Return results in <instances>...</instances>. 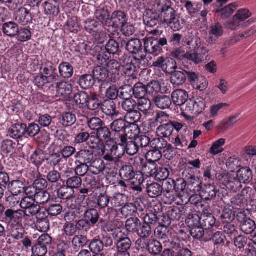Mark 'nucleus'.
Masks as SVG:
<instances>
[{"instance_id":"50","label":"nucleus","mask_w":256,"mask_h":256,"mask_svg":"<svg viewBox=\"0 0 256 256\" xmlns=\"http://www.w3.org/2000/svg\"><path fill=\"white\" fill-rule=\"evenodd\" d=\"M146 192L150 197L156 198L162 195L164 188L160 184L154 182L146 184Z\"/></svg>"},{"instance_id":"3","label":"nucleus","mask_w":256,"mask_h":256,"mask_svg":"<svg viewBox=\"0 0 256 256\" xmlns=\"http://www.w3.org/2000/svg\"><path fill=\"white\" fill-rule=\"evenodd\" d=\"M110 126L112 130L114 132L116 140L121 142L122 144L126 142L128 134H134V130L131 128L130 124H129L128 120L124 118L114 120Z\"/></svg>"},{"instance_id":"15","label":"nucleus","mask_w":256,"mask_h":256,"mask_svg":"<svg viewBox=\"0 0 256 256\" xmlns=\"http://www.w3.org/2000/svg\"><path fill=\"white\" fill-rule=\"evenodd\" d=\"M96 205L101 210H104L105 214L108 216V218H115L118 214L116 209L108 206L110 204V196L106 194H100L96 198Z\"/></svg>"},{"instance_id":"54","label":"nucleus","mask_w":256,"mask_h":256,"mask_svg":"<svg viewBox=\"0 0 256 256\" xmlns=\"http://www.w3.org/2000/svg\"><path fill=\"white\" fill-rule=\"evenodd\" d=\"M25 188L24 183L19 180H13L10 182L8 186V192L10 194L20 195L24 193Z\"/></svg>"},{"instance_id":"26","label":"nucleus","mask_w":256,"mask_h":256,"mask_svg":"<svg viewBox=\"0 0 256 256\" xmlns=\"http://www.w3.org/2000/svg\"><path fill=\"white\" fill-rule=\"evenodd\" d=\"M83 214L84 218L88 220L94 227L97 224H98V226L99 224H102L101 226H102V224L105 225L106 224V221L100 218L99 212L96 208H88Z\"/></svg>"},{"instance_id":"16","label":"nucleus","mask_w":256,"mask_h":256,"mask_svg":"<svg viewBox=\"0 0 256 256\" xmlns=\"http://www.w3.org/2000/svg\"><path fill=\"white\" fill-rule=\"evenodd\" d=\"M242 188V184L236 176L233 174H226L225 170V196H232Z\"/></svg>"},{"instance_id":"36","label":"nucleus","mask_w":256,"mask_h":256,"mask_svg":"<svg viewBox=\"0 0 256 256\" xmlns=\"http://www.w3.org/2000/svg\"><path fill=\"white\" fill-rule=\"evenodd\" d=\"M92 75L95 80L100 82L106 83L112 82L110 76L108 72L107 69L104 66H97L92 70Z\"/></svg>"},{"instance_id":"62","label":"nucleus","mask_w":256,"mask_h":256,"mask_svg":"<svg viewBox=\"0 0 256 256\" xmlns=\"http://www.w3.org/2000/svg\"><path fill=\"white\" fill-rule=\"evenodd\" d=\"M56 88L58 96H70L72 91V84L66 82L57 83Z\"/></svg>"},{"instance_id":"43","label":"nucleus","mask_w":256,"mask_h":256,"mask_svg":"<svg viewBox=\"0 0 256 256\" xmlns=\"http://www.w3.org/2000/svg\"><path fill=\"white\" fill-rule=\"evenodd\" d=\"M223 26L220 22H215L212 24L210 26V30L209 32L210 43L215 42L218 37L223 34Z\"/></svg>"},{"instance_id":"13","label":"nucleus","mask_w":256,"mask_h":256,"mask_svg":"<svg viewBox=\"0 0 256 256\" xmlns=\"http://www.w3.org/2000/svg\"><path fill=\"white\" fill-rule=\"evenodd\" d=\"M116 144L113 143L110 140L106 142V145L100 150V156H103V160L111 162L114 160V157L121 158L124 154V152H120V150Z\"/></svg>"},{"instance_id":"18","label":"nucleus","mask_w":256,"mask_h":256,"mask_svg":"<svg viewBox=\"0 0 256 256\" xmlns=\"http://www.w3.org/2000/svg\"><path fill=\"white\" fill-rule=\"evenodd\" d=\"M184 75L190 84L194 89L202 92L206 90L208 83L205 78H202L200 80L198 78V74L191 70H184Z\"/></svg>"},{"instance_id":"2","label":"nucleus","mask_w":256,"mask_h":256,"mask_svg":"<svg viewBox=\"0 0 256 256\" xmlns=\"http://www.w3.org/2000/svg\"><path fill=\"white\" fill-rule=\"evenodd\" d=\"M144 52L156 56L163 52V48H168V40L164 36L144 39Z\"/></svg>"},{"instance_id":"46","label":"nucleus","mask_w":256,"mask_h":256,"mask_svg":"<svg viewBox=\"0 0 256 256\" xmlns=\"http://www.w3.org/2000/svg\"><path fill=\"white\" fill-rule=\"evenodd\" d=\"M89 171L94 174H98L105 170V164L103 160L95 157L88 164Z\"/></svg>"},{"instance_id":"52","label":"nucleus","mask_w":256,"mask_h":256,"mask_svg":"<svg viewBox=\"0 0 256 256\" xmlns=\"http://www.w3.org/2000/svg\"><path fill=\"white\" fill-rule=\"evenodd\" d=\"M72 248L75 252H78L80 248L88 245L89 240L86 236L84 235L75 236L70 241Z\"/></svg>"},{"instance_id":"8","label":"nucleus","mask_w":256,"mask_h":256,"mask_svg":"<svg viewBox=\"0 0 256 256\" xmlns=\"http://www.w3.org/2000/svg\"><path fill=\"white\" fill-rule=\"evenodd\" d=\"M52 242V237L47 234H42L32 246V254L34 256H44Z\"/></svg>"},{"instance_id":"41","label":"nucleus","mask_w":256,"mask_h":256,"mask_svg":"<svg viewBox=\"0 0 256 256\" xmlns=\"http://www.w3.org/2000/svg\"><path fill=\"white\" fill-rule=\"evenodd\" d=\"M44 14L48 16H57L60 13L59 5L56 0H48L42 4Z\"/></svg>"},{"instance_id":"30","label":"nucleus","mask_w":256,"mask_h":256,"mask_svg":"<svg viewBox=\"0 0 256 256\" xmlns=\"http://www.w3.org/2000/svg\"><path fill=\"white\" fill-rule=\"evenodd\" d=\"M40 74L44 76L49 82L53 83L58 81L60 76L56 72V68L52 62H48L46 66L40 68Z\"/></svg>"},{"instance_id":"17","label":"nucleus","mask_w":256,"mask_h":256,"mask_svg":"<svg viewBox=\"0 0 256 256\" xmlns=\"http://www.w3.org/2000/svg\"><path fill=\"white\" fill-rule=\"evenodd\" d=\"M236 220L240 224V230L246 234H252L256 228L255 222L248 218L244 210L237 212Z\"/></svg>"},{"instance_id":"60","label":"nucleus","mask_w":256,"mask_h":256,"mask_svg":"<svg viewBox=\"0 0 256 256\" xmlns=\"http://www.w3.org/2000/svg\"><path fill=\"white\" fill-rule=\"evenodd\" d=\"M88 247L90 252L94 254L102 253L104 248V244L102 240L98 238H94L90 240Z\"/></svg>"},{"instance_id":"4","label":"nucleus","mask_w":256,"mask_h":256,"mask_svg":"<svg viewBox=\"0 0 256 256\" xmlns=\"http://www.w3.org/2000/svg\"><path fill=\"white\" fill-rule=\"evenodd\" d=\"M200 194L203 197V199L206 200H210L214 197H216L218 200V205L220 208V211L222 212V214L220 216L222 219V221L224 222L223 219L224 218V207L223 204H224V201L223 198H224V194L223 191L218 192L216 191V188L214 186L211 184H202V189L200 190Z\"/></svg>"},{"instance_id":"35","label":"nucleus","mask_w":256,"mask_h":256,"mask_svg":"<svg viewBox=\"0 0 256 256\" xmlns=\"http://www.w3.org/2000/svg\"><path fill=\"white\" fill-rule=\"evenodd\" d=\"M74 157L76 159L75 162L76 164H78V162H80L88 165L95 158L94 151L92 150L86 148L80 150L76 154Z\"/></svg>"},{"instance_id":"1","label":"nucleus","mask_w":256,"mask_h":256,"mask_svg":"<svg viewBox=\"0 0 256 256\" xmlns=\"http://www.w3.org/2000/svg\"><path fill=\"white\" fill-rule=\"evenodd\" d=\"M234 224L225 226V252H231L234 254L235 248H243L248 243V238L244 236H238Z\"/></svg>"},{"instance_id":"14","label":"nucleus","mask_w":256,"mask_h":256,"mask_svg":"<svg viewBox=\"0 0 256 256\" xmlns=\"http://www.w3.org/2000/svg\"><path fill=\"white\" fill-rule=\"evenodd\" d=\"M140 220L136 217H131L126 222V228L128 234H136L140 238H148L145 230Z\"/></svg>"},{"instance_id":"55","label":"nucleus","mask_w":256,"mask_h":256,"mask_svg":"<svg viewBox=\"0 0 256 256\" xmlns=\"http://www.w3.org/2000/svg\"><path fill=\"white\" fill-rule=\"evenodd\" d=\"M202 199L203 197L201 194H194L190 197L188 202L190 204L197 207L199 210H201L204 212L208 210L209 206L204 201L202 200Z\"/></svg>"},{"instance_id":"51","label":"nucleus","mask_w":256,"mask_h":256,"mask_svg":"<svg viewBox=\"0 0 256 256\" xmlns=\"http://www.w3.org/2000/svg\"><path fill=\"white\" fill-rule=\"evenodd\" d=\"M96 135L104 142V145H106V142L110 140L113 143L117 142L115 137L111 138V131L104 124L96 132Z\"/></svg>"},{"instance_id":"48","label":"nucleus","mask_w":256,"mask_h":256,"mask_svg":"<svg viewBox=\"0 0 256 256\" xmlns=\"http://www.w3.org/2000/svg\"><path fill=\"white\" fill-rule=\"evenodd\" d=\"M2 30L4 35L10 37H16L18 33V26L14 22H5L2 25Z\"/></svg>"},{"instance_id":"34","label":"nucleus","mask_w":256,"mask_h":256,"mask_svg":"<svg viewBox=\"0 0 256 256\" xmlns=\"http://www.w3.org/2000/svg\"><path fill=\"white\" fill-rule=\"evenodd\" d=\"M141 116L140 112L134 110L128 112L125 116L124 118L128 120L129 124H130V126L134 130V136L140 133V129L136 123L140 120Z\"/></svg>"},{"instance_id":"58","label":"nucleus","mask_w":256,"mask_h":256,"mask_svg":"<svg viewBox=\"0 0 256 256\" xmlns=\"http://www.w3.org/2000/svg\"><path fill=\"white\" fill-rule=\"evenodd\" d=\"M56 193L58 198L60 200H70L73 197L74 191H72L68 186H66L64 182L63 185L60 186V188L56 189L55 191Z\"/></svg>"},{"instance_id":"7","label":"nucleus","mask_w":256,"mask_h":256,"mask_svg":"<svg viewBox=\"0 0 256 256\" xmlns=\"http://www.w3.org/2000/svg\"><path fill=\"white\" fill-rule=\"evenodd\" d=\"M172 2L169 1L162 2L158 6V10L160 12L161 22L165 26L172 22L174 19L179 16L172 6Z\"/></svg>"},{"instance_id":"22","label":"nucleus","mask_w":256,"mask_h":256,"mask_svg":"<svg viewBox=\"0 0 256 256\" xmlns=\"http://www.w3.org/2000/svg\"><path fill=\"white\" fill-rule=\"evenodd\" d=\"M189 97H154L156 105L160 109L168 108L172 104V100L176 106L184 104Z\"/></svg>"},{"instance_id":"61","label":"nucleus","mask_w":256,"mask_h":256,"mask_svg":"<svg viewBox=\"0 0 256 256\" xmlns=\"http://www.w3.org/2000/svg\"><path fill=\"white\" fill-rule=\"evenodd\" d=\"M96 80L92 74H84L80 76L78 84L84 90L91 88L94 84Z\"/></svg>"},{"instance_id":"64","label":"nucleus","mask_w":256,"mask_h":256,"mask_svg":"<svg viewBox=\"0 0 256 256\" xmlns=\"http://www.w3.org/2000/svg\"><path fill=\"white\" fill-rule=\"evenodd\" d=\"M75 114L70 112H65L60 118V122L64 127H68L73 125L76 122Z\"/></svg>"},{"instance_id":"27","label":"nucleus","mask_w":256,"mask_h":256,"mask_svg":"<svg viewBox=\"0 0 256 256\" xmlns=\"http://www.w3.org/2000/svg\"><path fill=\"white\" fill-rule=\"evenodd\" d=\"M14 18L20 24L26 26L30 23L32 20V14L27 8L22 7L14 12Z\"/></svg>"},{"instance_id":"12","label":"nucleus","mask_w":256,"mask_h":256,"mask_svg":"<svg viewBox=\"0 0 256 256\" xmlns=\"http://www.w3.org/2000/svg\"><path fill=\"white\" fill-rule=\"evenodd\" d=\"M133 164L140 167L142 170L140 174H145L147 177H154L156 170L158 164L152 161H148L141 157H136L134 160Z\"/></svg>"},{"instance_id":"20","label":"nucleus","mask_w":256,"mask_h":256,"mask_svg":"<svg viewBox=\"0 0 256 256\" xmlns=\"http://www.w3.org/2000/svg\"><path fill=\"white\" fill-rule=\"evenodd\" d=\"M184 176L186 181L187 192L196 193L202 190V183L199 177L186 170L182 173V176Z\"/></svg>"},{"instance_id":"37","label":"nucleus","mask_w":256,"mask_h":256,"mask_svg":"<svg viewBox=\"0 0 256 256\" xmlns=\"http://www.w3.org/2000/svg\"><path fill=\"white\" fill-rule=\"evenodd\" d=\"M117 98H108L102 102L100 109L102 112L106 116H116L118 114V112L116 110V104L114 102Z\"/></svg>"},{"instance_id":"38","label":"nucleus","mask_w":256,"mask_h":256,"mask_svg":"<svg viewBox=\"0 0 256 256\" xmlns=\"http://www.w3.org/2000/svg\"><path fill=\"white\" fill-rule=\"evenodd\" d=\"M116 143L118 146L120 148V152H123L124 150V154L126 152L128 154L133 156L137 154L140 150L134 138V140L128 141V138H126V140L124 144L118 140Z\"/></svg>"},{"instance_id":"9","label":"nucleus","mask_w":256,"mask_h":256,"mask_svg":"<svg viewBox=\"0 0 256 256\" xmlns=\"http://www.w3.org/2000/svg\"><path fill=\"white\" fill-rule=\"evenodd\" d=\"M69 98H74L72 104L80 108H87L91 110H95L100 108L102 102L97 97H86L82 100L80 97H68Z\"/></svg>"},{"instance_id":"31","label":"nucleus","mask_w":256,"mask_h":256,"mask_svg":"<svg viewBox=\"0 0 256 256\" xmlns=\"http://www.w3.org/2000/svg\"><path fill=\"white\" fill-rule=\"evenodd\" d=\"M124 44H126V50L132 54H140L144 51L142 42L138 38H132L128 41L123 40L122 42V45Z\"/></svg>"},{"instance_id":"59","label":"nucleus","mask_w":256,"mask_h":256,"mask_svg":"<svg viewBox=\"0 0 256 256\" xmlns=\"http://www.w3.org/2000/svg\"><path fill=\"white\" fill-rule=\"evenodd\" d=\"M216 218L211 214H204L200 218V226L205 230H210L214 226L216 227Z\"/></svg>"},{"instance_id":"19","label":"nucleus","mask_w":256,"mask_h":256,"mask_svg":"<svg viewBox=\"0 0 256 256\" xmlns=\"http://www.w3.org/2000/svg\"><path fill=\"white\" fill-rule=\"evenodd\" d=\"M140 218L142 220L143 230H145L146 233L148 238L152 234V228L158 224L160 218L157 214L152 212L146 214H142Z\"/></svg>"},{"instance_id":"45","label":"nucleus","mask_w":256,"mask_h":256,"mask_svg":"<svg viewBox=\"0 0 256 256\" xmlns=\"http://www.w3.org/2000/svg\"><path fill=\"white\" fill-rule=\"evenodd\" d=\"M246 202L240 194H233L232 196L227 197L225 196V204H227L233 209H238V207L244 206Z\"/></svg>"},{"instance_id":"5","label":"nucleus","mask_w":256,"mask_h":256,"mask_svg":"<svg viewBox=\"0 0 256 256\" xmlns=\"http://www.w3.org/2000/svg\"><path fill=\"white\" fill-rule=\"evenodd\" d=\"M116 244L117 252L114 256H130L128 250L132 246V240L126 236H123L120 232L119 233L114 230L112 234Z\"/></svg>"},{"instance_id":"32","label":"nucleus","mask_w":256,"mask_h":256,"mask_svg":"<svg viewBox=\"0 0 256 256\" xmlns=\"http://www.w3.org/2000/svg\"><path fill=\"white\" fill-rule=\"evenodd\" d=\"M82 24L84 30L90 36L100 30L105 28L102 24L94 18H86Z\"/></svg>"},{"instance_id":"11","label":"nucleus","mask_w":256,"mask_h":256,"mask_svg":"<svg viewBox=\"0 0 256 256\" xmlns=\"http://www.w3.org/2000/svg\"><path fill=\"white\" fill-rule=\"evenodd\" d=\"M208 51L204 46H202L196 50H188L184 55V58L190 63L199 64L208 60Z\"/></svg>"},{"instance_id":"56","label":"nucleus","mask_w":256,"mask_h":256,"mask_svg":"<svg viewBox=\"0 0 256 256\" xmlns=\"http://www.w3.org/2000/svg\"><path fill=\"white\" fill-rule=\"evenodd\" d=\"M228 172L226 174L236 173L238 168L241 166L242 162L240 158L236 156L230 157L225 164Z\"/></svg>"},{"instance_id":"21","label":"nucleus","mask_w":256,"mask_h":256,"mask_svg":"<svg viewBox=\"0 0 256 256\" xmlns=\"http://www.w3.org/2000/svg\"><path fill=\"white\" fill-rule=\"evenodd\" d=\"M153 66L158 68H161L166 74H170L178 68L177 63L172 58H164L160 56L154 62Z\"/></svg>"},{"instance_id":"6","label":"nucleus","mask_w":256,"mask_h":256,"mask_svg":"<svg viewBox=\"0 0 256 256\" xmlns=\"http://www.w3.org/2000/svg\"><path fill=\"white\" fill-rule=\"evenodd\" d=\"M129 16L128 14L121 10H116L110 14V21L108 31H112L109 36L114 35V33L118 32L120 28L125 24H128Z\"/></svg>"},{"instance_id":"29","label":"nucleus","mask_w":256,"mask_h":256,"mask_svg":"<svg viewBox=\"0 0 256 256\" xmlns=\"http://www.w3.org/2000/svg\"><path fill=\"white\" fill-rule=\"evenodd\" d=\"M57 199L56 198H52L51 200L44 206L48 215L50 217L56 216L60 214L62 212L63 207L58 201H56Z\"/></svg>"},{"instance_id":"49","label":"nucleus","mask_w":256,"mask_h":256,"mask_svg":"<svg viewBox=\"0 0 256 256\" xmlns=\"http://www.w3.org/2000/svg\"><path fill=\"white\" fill-rule=\"evenodd\" d=\"M60 78H71L74 74V68L69 62H62L58 67Z\"/></svg>"},{"instance_id":"23","label":"nucleus","mask_w":256,"mask_h":256,"mask_svg":"<svg viewBox=\"0 0 256 256\" xmlns=\"http://www.w3.org/2000/svg\"><path fill=\"white\" fill-rule=\"evenodd\" d=\"M110 14L108 6L100 4L96 7L93 18L108 30Z\"/></svg>"},{"instance_id":"44","label":"nucleus","mask_w":256,"mask_h":256,"mask_svg":"<svg viewBox=\"0 0 256 256\" xmlns=\"http://www.w3.org/2000/svg\"><path fill=\"white\" fill-rule=\"evenodd\" d=\"M166 214L172 221L178 220L186 213L184 206H170L166 209Z\"/></svg>"},{"instance_id":"57","label":"nucleus","mask_w":256,"mask_h":256,"mask_svg":"<svg viewBox=\"0 0 256 256\" xmlns=\"http://www.w3.org/2000/svg\"><path fill=\"white\" fill-rule=\"evenodd\" d=\"M122 75H124L126 78H128V80L129 81L132 79L136 78L138 74V68L135 66L134 64L132 62L128 63L122 68Z\"/></svg>"},{"instance_id":"10","label":"nucleus","mask_w":256,"mask_h":256,"mask_svg":"<svg viewBox=\"0 0 256 256\" xmlns=\"http://www.w3.org/2000/svg\"><path fill=\"white\" fill-rule=\"evenodd\" d=\"M24 212L20 209L6 208L3 214V221L11 226L22 225Z\"/></svg>"},{"instance_id":"42","label":"nucleus","mask_w":256,"mask_h":256,"mask_svg":"<svg viewBox=\"0 0 256 256\" xmlns=\"http://www.w3.org/2000/svg\"><path fill=\"white\" fill-rule=\"evenodd\" d=\"M138 171L134 170L131 165H124L120 170V176L122 179L128 181L134 179L136 176H140L138 174Z\"/></svg>"},{"instance_id":"47","label":"nucleus","mask_w":256,"mask_h":256,"mask_svg":"<svg viewBox=\"0 0 256 256\" xmlns=\"http://www.w3.org/2000/svg\"><path fill=\"white\" fill-rule=\"evenodd\" d=\"M46 155L44 151L38 148H36L30 155L28 162L34 164L37 168H39L45 160Z\"/></svg>"},{"instance_id":"39","label":"nucleus","mask_w":256,"mask_h":256,"mask_svg":"<svg viewBox=\"0 0 256 256\" xmlns=\"http://www.w3.org/2000/svg\"><path fill=\"white\" fill-rule=\"evenodd\" d=\"M236 176V178L242 184H248L251 182L253 178V174L248 167H242L240 168L236 173H233Z\"/></svg>"},{"instance_id":"33","label":"nucleus","mask_w":256,"mask_h":256,"mask_svg":"<svg viewBox=\"0 0 256 256\" xmlns=\"http://www.w3.org/2000/svg\"><path fill=\"white\" fill-rule=\"evenodd\" d=\"M104 66L110 76L111 82L114 83L116 82L120 78L119 72L120 64L118 60L111 59Z\"/></svg>"},{"instance_id":"28","label":"nucleus","mask_w":256,"mask_h":256,"mask_svg":"<svg viewBox=\"0 0 256 256\" xmlns=\"http://www.w3.org/2000/svg\"><path fill=\"white\" fill-rule=\"evenodd\" d=\"M143 20L147 26L153 28L161 22L160 13L158 14L156 10L147 9L144 14Z\"/></svg>"},{"instance_id":"24","label":"nucleus","mask_w":256,"mask_h":256,"mask_svg":"<svg viewBox=\"0 0 256 256\" xmlns=\"http://www.w3.org/2000/svg\"><path fill=\"white\" fill-rule=\"evenodd\" d=\"M20 206V210L24 212V215L28 213V214L36 216L41 210L40 206L36 203L34 199L28 197L22 198Z\"/></svg>"},{"instance_id":"25","label":"nucleus","mask_w":256,"mask_h":256,"mask_svg":"<svg viewBox=\"0 0 256 256\" xmlns=\"http://www.w3.org/2000/svg\"><path fill=\"white\" fill-rule=\"evenodd\" d=\"M64 178H66L64 184L72 191L74 189L80 188L82 184V179L80 176L74 174L72 169L65 172Z\"/></svg>"},{"instance_id":"63","label":"nucleus","mask_w":256,"mask_h":256,"mask_svg":"<svg viewBox=\"0 0 256 256\" xmlns=\"http://www.w3.org/2000/svg\"><path fill=\"white\" fill-rule=\"evenodd\" d=\"M128 197L124 194L116 192L110 197V204L112 207L123 206L126 202Z\"/></svg>"},{"instance_id":"53","label":"nucleus","mask_w":256,"mask_h":256,"mask_svg":"<svg viewBox=\"0 0 256 256\" xmlns=\"http://www.w3.org/2000/svg\"><path fill=\"white\" fill-rule=\"evenodd\" d=\"M219 230H220L215 232L210 239V240H212L214 246H216L214 252L215 256L218 255V252H218V248L220 246H222L224 245V231L222 230V228Z\"/></svg>"},{"instance_id":"40","label":"nucleus","mask_w":256,"mask_h":256,"mask_svg":"<svg viewBox=\"0 0 256 256\" xmlns=\"http://www.w3.org/2000/svg\"><path fill=\"white\" fill-rule=\"evenodd\" d=\"M26 125L22 123L16 124L12 126L8 130L10 136L14 139H20L26 135Z\"/></svg>"}]
</instances>
